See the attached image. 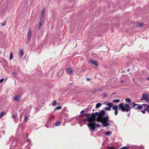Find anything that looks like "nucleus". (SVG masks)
Segmentation results:
<instances>
[{
  "label": "nucleus",
  "instance_id": "1",
  "mask_svg": "<svg viewBox=\"0 0 149 149\" xmlns=\"http://www.w3.org/2000/svg\"><path fill=\"white\" fill-rule=\"evenodd\" d=\"M96 116H97V121L101 122L102 123V125L104 127H107L110 124L108 123L109 121V116H104L105 112L103 110H101L99 112H96L95 113Z\"/></svg>",
  "mask_w": 149,
  "mask_h": 149
},
{
  "label": "nucleus",
  "instance_id": "2",
  "mask_svg": "<svg viewBox=\"0 0 149 149\" xmlns=\"http://www.w3.org/2000/svg\"><path fill=\"white\" fill-rule=\"evenodd\" d=\"M97 118L96 116H95V119H93V120H92L90 122H89L87 124V126L89 127H91V130H94L95 128L96 127H98L99 126H100L101 125H100L95 123V121H97Z\"/></svg>",
  "mask_w": 149,
  "mask_h": 149
},
{
  "label": "nucleus",
  "instance_id": "3",
  "mask_svg": "<svg viewBox=\"0 0 149 149\" xmlns=\"http://www.w3.org/2000/svg\"><path fill=\"white\" fill-rule=\"evenodd\" d=\"M118 107L123 112L126 111L127 112L130 109V108L129 104H124V103H123L119 104Z\"/></svg>",
  "mask_w": 149,
  "mask_h": 149
},
{
  "label": "nucleus",
  "instance_id": "4",
  "mask_svg": "<svg viewBox=\"0 0 149 149\" xmlns=\"http://www.w3.org/2000/svg\"><path fill=\"white\" fill-rule=\"evenodd\" d=\"M95 116L96 115L95 113H92L90 117L84 119V120L88 121L89 122V123L92 120H93L94 119H95Z\"/></svg>",
  "mask_w": 149,
  "mask_h": 149
},
{
  "label": "nucleus",
  "instance_id": "5",
  "mask_svg": "<svg viewBox=\"0 0 149 149\" xmlns=\"http://www.w3.org/2000/svg\"><path fill=\"white\" fill-rule=\"evenodd\" d=\"M148 95L147 93H144L143 94V95L142 96V98L141 99V100H144L146 101H148L149 100L148 98Z\"/></svg>",
  "mask_w": 149,
  "mask_h": 149
},
{
  "label": "nucleus",
  "instance_id": "6",
  "mask_svg": "<svg viewBox=\"0 0 149 149\" xmlns=\"http://www.w3.org/2000/svg\"><path fill=\"white\" fill-rule=\"evenodd\" d=\"M32 33V32L31 31V29H29L28 34L27 36V38L28 40H30L31 38Z\"/></svg>",
  "mask_w": 149,
  "mask_h": 149
},
{
  "label": "nucleus",
  "instance_id": "7",
  "mask_svg": "<svg viewBox=\"0 0 149 149\" xmlns=\"http://www.w3.org/2000/svg\"><path fill=\"white\" fill-rule=\"evenodd\" d=\"M118 109V107L117 105H114L113 106L112 109L113 110H115V114L116 116L118 114V111L117 110Z\"/></svg>",
  "mask_w": 149,
  "mask_h": 149
},
{
  "label": "nucleus",
  "instance_id": "8",
  "mask_svg": "<svg viewBox=\"0 0 149 149\" xmlns=\"http://www.w3.org/2000/svg\"><path fill=\"white\" fill-rule=\"evenodd\" d=\"M21 99V96L19 95H18L15 96L13 98V100L17 101H19Z\"/></svg>",
  "mask_w": 149,
  "mask_h": 149
},
{
  "label": "nucleus",
  "instance_id": "9",
  "mask_svg": "<svg viewBox=\"0 0 149 149\" xmlns=\"http://www.w3.org/2000/svg\"><path fill=\"white\" fill-rule=\"evenodd\" d=\"M45 9H44L43 10H42V12L41 13V16H40L41 17L40 19H41V20H42V19L44 16V14L45 12Z\"/></svg>",
  "mask_w": 149,
  "mask_h": 149
},
{
  "label": "nucleus",
  "instance_id": "10",
  "mask_svg": "<svg viewBox=\"0 0 149 149\" xmlns=\"http://www.w3.org/2000/svg\"><path fill=\"white\" fill-rule=\"evenodd\" d=\"M19 56L20 57H22L24 54V51L23 50H20L19 52Z\"/></svg>",
  "mask_w": 149,
  "mask_h": 149
},
{
  "label": "nucleus",
  "instance_id": "11",
  "mask_svg": "<svg viewBox=\"0 0 149 149\" xmlns=\"http://www.w3.org/2000/svg\"><path fill=\"white\" fill-rule=\"evenodd\" d=\"M90 62L91 63H92V64L94 65H95L96 66H97V62H96V61H95L93 60H90Z\"/></svg>",
  "mask_w": 149,
  "mask_h": 149
},
{
  "label": "nucleus",
  "instance_id": "12",
  "mask_svg": "<svg viewBox=\"0 0 149 149\" xmlns=\"http://www.w3.org/2000/svg\"><path fill=\"white\" fill-rule=\"evenodd\" d=\"M42 20H41V19H40V21L39 22V25L38 26V29L39 30L40 29V28L42 27Z\"/></svg>",
  "mask_w": 149,
  "mask_h": 149
},
{
  "label": "nucleus",
  "instance_id": "13",
  "mask_svg": "<svg viewBox=\"0 0 149 149\" xmlns=\"http://www.w3.org/2000/svg\"><path fill=\"white\" fill-rule=\"evenodd\" d=\"M72 70L71 68H68L67 69V72L69 74H71L72 73Z\"/></svg>",
  "mask_w": 149,
  "mask_h": 149
},
{
  "label": "nucleus",
  "instance_id": "14",
  "mask_svg": "<svg viewBox=\"0 0 149 149\" xmlns=\"http://www.w3.org/2000/svg\"><path fill=\"white\" fill-rule=\"evenodd\" d=\"M130 105L132 106V108H133L138 105L135 104L134 102H131L130 103Z\"/></svg>",
  "mask_w": 149,
  "mask_h": 149
},
{
  "label": "nucleus",
  "instance_id": "15",
  "mask_svg": "<svg viewBox=\"0 0 149 149\" xmlns=\"http://www.w3.org/2000/svg\"><path fill=\"white\" fill-rule=\"evenodd\" d=\"M29 117V115L27 114L25 115V118L24 119V122H25V123L26 122Z\"/></svg>",
  "mask_w": 149,
  "mask_h": 149
},
{
  "label": "nucleus",
  "instance_id": "16",
  "mask_svg": "<svg viewBox=\"0 0 149 149\" xmlns=\"http://www.w3.org/2000/svg\"><path fill=\"white\" fill-rule=\"evenodd\" d=\"M142 107L141 105H139L136 108H135L134 109L135 110L136 109H142Z\"/></svg>",
  "mask_w": 149,
  "mask_h": 149
},
{
  "label": "nucleus",
  "instance_id": "17",
  "mask_svg": "<svg viewBox=\"0 0 149 149\" xmlns=\"http://www.w3.org/2000/svg\"><path fill=\"white\" fill-rule=\"evenodd\" d=\"M101 104L100 103H98L96 104L95 108H98L100 107L101 106Z\"/></svg>",
  "mask_w": 149,
  "mask_h": 149
},
{
  "label": "nucleus",
  "instance_id": "18",
  "mask_svg": "<svg viewBox=\"0 0 149 149\" xmlns=\"http://www.w3.org/2000/svg\"><path fill=\"white\" fill-rule=\"evenodd\" d=\"M61 108L62 107L61 106H58L54 109V111H56L57 110H60Z\"/></svg>",
  "mask_w": 149,
  "mask_h": 149
},
{
  "label": "nucleus",
  "instance_id": "19",
  "mask_svg": "<svg viewBox=\"0 0 149 149\" xmlns=\"http://www.w3.org/2000/svg\"><path fill=\"white\" fill-rule=\"evenodd\" d=\"M107 105L109 107V108H111L113 106V105L112 104V103L111 102H110L107 104Z\"/></svg>",
  "mask_w": 149,
  "mask_h": 149
},
{
  "label": "nucleus",
  "instance_id": "20",
  "mask_svg": "<svg viewBox=\"0 0 149 149\" xmlns=\"http://www.w3.org/2000/svg\"><path fill=\"white\" fill-rule=\"evenodd\" d=\"M125 101L127 102L130 103L131 102V99L129 98H127L125 99Z\"/></svg>",
  "mask_w": 149,
  "mask_h": 149
},
{
  "label": "nucleus",
  "instance_id": "21",
  "mask_svg": "<svg viewBox=\"0 0 149 149\" xmlns=\"http://www.w3.org/2000/svg\"><path fill=\"white\" fill-rule=\"evenodd\" d=\"M143 24L141 22H138L137 24V26H142Z\"/></svg>",
  "mask_w": 149,
  "mask_h": 149
},
{
  "label": "nucleus",
  "instance_id": "22",
  "mask_svg": "<svg viewBox=\"0 0 149 149\" xmlns=\"http://www.w3.org/2000/svg\"><path fill=\"white\" fill-rule=\"evenodd\" d=\"M61 123L60 121H57L55 124V125L56 126H58L59 124H60Z\"/></svg>",
  "mask_w": 149,
  "mask_h": 149
},
{
  "label": "nucleus",
  "instance_id": "23",
  "mask_svg": "<svg viewBox=\"0 0 149 149\" xmlns=\"http://www.w3.org/2000/svg\"><path fill=\"white\" fill-rule=\"evenodd\" d=\"M5 114V112L3 111L0 113V118L3 117Z\"/></svg>",
  "mask_w": 149,
  "mask_h": 149
},
{
  "label": "nucleus",
  "instance_id": "24",
  "mask_svg": "<svg viewBox=\"0 0 149 149\" xmlns=\"http://www.w3.org/2000/svg\"><path fill=\"white\" fill-rule=\"evenodd\" d=\"M120 101V100L119 99L114 100L112 102L115 103H118Z\"/></svg>",
  "mask_w": 149,
  "mask_h": 149
},
{
  "label": "nucleus",
  "instance_id": "25",
  "mask_svg": "<svg viewBox=\"0 0 149 149\" xmlns=\"http://www.w3.org/2000/svg\"><path fill=\"white\" fill-rule=\"evenodd\" d=\"M96 90L97 91V92H101L102 91V89L101 88H99L98 89H96Z\"/></svg>",
  "mask_w": 149,
  "mask_h": 149
},
{
  "label": "nucleus",
  "instance_id": "26",
  "mask_svg": "<svg viewBox=\"0 0 149 149\" xmlns=\"http://www.w3.org/2000/svg\"><path fill=\"white\" fill-rule=\"evenodd\" d=\"M104 109L105 110L110 111L111 110L110 108L108 107H106L104 108Z\"/></svg>",
  "mask_w": 149,
  "mask_h": 149
},
{
  "label": "nucleus",
  "instance_id": "27",
  "mask_svg": "<svg viewBox=\"0 0 149 149\" xmlns=\"http://www.w3.org/2000/svg\"><path fill=\"white\" fill-rule=\"evenodd\" d=\"M13 54L11 52L10 53V60H11L13 58Z\"/></svg>",
  "mask_w": 149,
  "mask_h": 149
},
{
  "label": "nucleus",
  "instance_id": "28",
  "mask_svg": "<svg viewBox=\"0 0 149 149\" xmlns=\"http://www.w3.org/2000/svg\"><path fill=\"white\" fill-rule=\"evenodd\" d=\"M111 134V132H106L105 133L108 136H110V135Z\"/></svg>",
  "mask_w": 149,
  "mask_h": 149
},
{
  "label": "nucleus",
  "instance_id": "29",
  "mask_svg": "<svg viewBox=\"0 0 149 149\" xmlns=\"http://www.w3.org/2000/svg\"><path fill=\"white\" fill-rule=\"evenodd\" d=\"M56 100H54L52 103V105L55 106L56 105Z\"/></svg>",
  "mask_w": 149,
  "mask_h": 149
},
{
  "label": "nucleus",
  "instance_id": "30",
  "mask_svg": "<svg viewBox=\"0 0 149 149\" xmlns=\"http://www.w3.org/2000/svg\"><path fill=\"white\" fill-rule=\"evenodd\" d=\"M84 115L85 116L87 117H89L90 116H91V114L90 113H87L85 114Z\"/></svg>",
  "mask_w": 149,
  "mask_h": 149
},
{
  "label": "nucleus",
  "instance_id": "31",
  "mask_svg": "<svg viewBox=\"0 0 149 149\" xmlns=\"http://www.w3.org/2000/svg\"><path fill=\"white\" fill-rule=\"evenodd\" d=\"M23 114V113H22V114H20V116H19V120H21L22 118V115Z\"/></svg>",
  "mask_w": 149,
  "mask_h": 149
},
{
  "label": "nucleus",
  "instance_id": "32",
  "mask_svg": "<svg viewBox=\"0 0 149 149\" xmlns=\"http://www.w3.org/2000/svg\"><path fill=\"white\" fill-rule=\"evenodd\" d=\"M129 148L128 147H126L125 146H123L120 149H128Z\"/></svg>",
  "mask_w": 149,
  "mask_h": 149
},
{
  "label": "nucleus",
  "instance_id": "33",
  "mask_svg": "<svg viewBox=\"0 0 149 149\" xmlns=\"http://www.w3.org/2000/svg\"><path fill=\"white\" fill-rule=\"evenodd\" d=\"M107 149H115L114 147L109 146L108 148Z\"/></svg>",
  "mask_w": 149,
  "mask_h": 149
},
{
  "label": "nucleus",
  "instance_id": "34",
  "mask_svg": "<svg viewBox=\"0 0 149 149\" xmlns=\"http://www.w3.org/2000/svg\"><path fill=\"white\" fill-rule=\"evenodd\" d=\"M12 118L15 120L16 118V116L15 115H13Z\"/></svg>",
  "mask_w": 149,
  "mask_h": 149
},
{
  "label": "nucleus",
  "instance_id": "35",
  "mask_svg": "<svg viewBox=\"0 0 149 149\" xmlns=\"http://www.w3.org/2000/svg\"><path fill=\"white\" fill-rule=\"evenodd\" d=\"M146 110L148 112L149 111V105H148L147 107Z\"/></svg>",
  "mask_w": 149,
  "mask_h": 149
},
{
  "label": "nucleus",
  "instance_id": "36",
  "mask_svg": "<svg viewBox=\"0 0 149 149\" xmlns=\"http://www.w3.org/2000/svg\"><path fill=\"white\" fill-rule=\"evenodd\" d=\"M4 80V78L2 79L1 80H0V83H1Z\"/></svg>",
  "mask_w": 149,
  "mask_h": 149
},
{
  "label": "nucleus",
  "instance_id": "37",
  "mask_svg": "<svg viewBox=\"0 0 149 149\" xmlns=\"http://www.w3.org/2000/svg\"><path fill=\"white\" fill-rule=\"evenodd\" d=\"M54 116L53 115H52L49 118L50 119H54Z\"/></svg>",
  "mask_w": 149,
  "mask_h": 149
},
{
  "label": "nucleus",
  "instance_id": "38",
  "mask_svg": "<svg viewBox=\"0 0 149 149\" xmlns=\"http://www.w3.org/2000/svg\"><path fill=\"white\" fill-rule=\"evenodd\" d=\"M13 74L15 75L17 74V72L16 71H14L13 72Z\"/></svg>",
  "mask_w": 149,
  "mask_h": 149
},
{
  "label": "nucleus",
  "instance_id": "39",
  "mask_svg": "<svg viewBox=\"0 0 149 149\" xmlns=\"http://www.w3.org/2000/svg\"><path fill=\"white\" fill-rule=\"evenodd\" d=\"M141 112H142L144 114L146 113V109H145V110L142 111H141Z\"/></svg>",
  "mask_w": 149,
  "mask_h": 149
},
{
  "label": "nucleus",
  "instance_id": "40",
  "mask_svg": "<svg viewBox=\"0 0 149 149\" xmlns=\"http://www.w3.org/2000/svg\"><path fill=\"white\" fill-rule=\"evenodd\" d=\"M97 91L96 90V89H95V90H94L93 91V92H92L93 93H95L96 92H97Z\"/></svg>",
  "mask_w": 149,
  "mask_h": 149
},
{
  "label": "nucleus",
  "instance_id": "41",
  "mask_svg": "<svg viewBox=\"0 0 149 149\" xmlns=\"http://www.w3.org/2000/svg\"><path fill=\"white\" fill-rule=\"evenodd\" d=\"M107 96V95L105 93V94H103V97H106Z\"/></svg>",
  "mask_w": 149,
  "mask_h": 149
},
{
  "label": "nucleus",
  "instance_id": "42",
  "mask_svg": "<svg viewBox=\"0 0 149 149\" xmlns=\"http://www.w3.org/2000/svg\"><path fill=\"white\" fill-rule=\"evenodd\" d=\"M86 80L88 81H90V79L88 78H87Z\"/></svg>",
  "mask_w": 149,
  "mask_h": 149
},
{
  "label": "nucleus",
  "instance_id": "43",
  "mask_svg": "<svg viewBox=\"0 0 149 149\" xmlns=\"http://www.w3.org/2000/svg\"><path fill=\"white\" fill-rule=\"evenodd\" d=\"M84 111H85L84 110H82L81 111V112H80V113H84Z\"/></svg>",
  "mask_w": 149,
  "mask_h": 149
},
{
  "label": "nucleus",
  "instance_id": "44",
  "mask_svg": "<svg viewBox=\"0 0 149 149\" xmlns=\"http://www.w3.org/2000/svg\"><path fill=\"white\" fill-rule=\"evenodd\" d=\"M88 109H85V111L86 112H88Z\"/></svg>",
  "mask_w": 149,
  "mask_h": 149
},
{
  "label": "nucleus",
  "instance_id": "45",
  "mask_svg": "<svg viewBox=\"0 0 149 149\" xmlns=\"http://www.w3.org/2000/svg\"><path fill=\"white\" fill-rule=\"evenodd\" d=\"M85 114H80V116H83Z\"/></svg>",
  "mask_w": 149,
  "mask_h": 149
},
{
  "label": "nucleus",
  "instance_id": "46",
  "mask_svg": "<svg viewBox=\"0 0 149 149\" xmlns=\"http://www.w3.org/2000/svg\"><path fill=\"white\" fill-rule=\"evenodd\" d=\"M86 121V120H82L81 122H84V123H85Z\"/></svg>",
  "mask_w": 149,
  "mask_h": 149
},
{
  "label": "nucleus",
  "instance_id": "47",
  "mask_svg": "<svg viewBox=\"0 0 149 149\" xmlns=\"http://www.w3.org/2000/svg\"><path fill=\"white\" fill-rule=\"evenodd\" d=\"M116 93L114 92L113 93L111 94V96H112V95H113L114 94H116Z\"/></svg>",
  "mask_w": 149,
  "mask_h": 149
},
{
  "label": "nucleus",
  "instance_id": "48",
  "mask_svg": "<svg viewBox=\"0 0 149 149\" xmlns=\"http://www.w3.org/2000/svg\"><path fill=\"white\" fill-rule=\"evenodd\" d=\"M27 142H30V140L28 139L27 140Z\"/></svg>",
  "mask_w": 149,
  "mask_h": 149
},
{
  "label": "nucleus",
  "instance_id": "49",
  "mask_svg": "<svg viewBox=\"0 0 149 149\" xmlns=\"http://www.w3.org/2000/svg\"><path fill=\"white\" fill-rule=\"evenodd\" d=\"M142 105L144 106H147V104H143Z\"/></svg>",
  "mask_w": 149,
  "mask_h": 149
},
{
  "label": "nucleus",
  "instance_id": "50",
  "mask_svg": "<svg viewBox=\"0 0 149 149\" xmlns=\"http://www.w3.org/2000/svg\"><path fill=\"white\" fill-rule=\"evenodd\" d=\"M5 23H4L2 24V26H3L4 25H5Z\"/></svg>",
  "mask_w": 149,
  "mask_h": 149
},
{
  "label": "nucleus",
  "instance_id": "51",
  "mask_svg": "<svg viewBox=\"0 0 149 149\" xmlns=\"http://www.w3.org/2000/svg\"><path fill=\"white\" fill-rule=\"evenodd\" d=\"M147 79L149 80V77L147 78Z\"/></svg>",
  "mask_w": 149,
  "mask_h": 149
},
{
  "label": "nucleus",
  "instance_id": "52",
  "mask_svg": "<svg viewBox=\"0 0 149 149\" xmlns=\"http://www.w3.org/2000/svg\"><path fill=\"white\" fill-rule=\"evenodd\" d=\"M124 81H121V83H123V82H124Z\"/></svg>",
  "mask_w": 149,
  "mask_h": 149
},
{
  "label": "nucleus",
  "instance_id": "53",
  "mask_svg": "<svg viewBox=\"0 0 149 149\" xmlns=\"http://www.w3.org/2000/svg\"><path fill=\"white\" fill-rule=\"evenodd\" d=\"M94 110L93 109V110H92V111H94Z\"/></svg>",
  "mask_w": 149,
  "mask_h": 149
},
{
  "label": "nucleus",
  "instance_id": "54",
  "mask_svg": "<svg viewBox=\"0 0 149 149\" xmlns=\"http://www.w3.org/2000/svg\"><path fill=\"white\" fill-rule=\"evenodd\" d=\"M127 71H129V70H127Z\"/></svg>",
  "mask_w": 149,
  "mask_h": 149
},
{
  "label": "nucleus",
  "instance_id": "55",
  "mask_svg": "<svg viewBox=\"0 0 149 149\" xmlns=\"http://www.w3.org/2000/svg\"><path fill=\"white\" fill-rule=\"evenodd\" d=\"M127 71H129V70H127Z\"/></svg>",
  "mask_w": 149,
  "mask_h": 149
},
{
  "label": "nucleus",
  "instance_id": "56",
  "mask_svg": "<svg viewBox=\"0 0 149 149\" xmlns=\"http://www.w3.org/2000/svg\"><path fill=\"white\" fill-rule=\"evenodd\" d=\"M1 137V136H0V138Z\"/></svg>",
  "mask_w": 149,
  "mask_h": 149
}]
</instances>
